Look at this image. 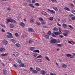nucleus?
I'll list each match as a JSON object with an SVG mask.
<instances>
[{"instance_id": "37998d69", "label": "nucleus", "mask_w": 75, "mask_h": 75, "mask_svg": "<svg viewBox=\"0 0 75 75\" xmlns=\"http://www.w3.org/2000/svg\"><path fill=\"white\" fill-rule=\"evenodd\" d=\"M51 1L52 2H55V3L56 2H57V0H51Z\"/></svg>"}, {"instance_id": "338daca9", "label": "nucleus", "mask_w": 75, "mask_h": 75, "mask_svg": "<svg viewBox=\"0 0 75 75\" xmlns=\"http://www.w3.org/2000/svg\"><path fill=\"white\" fill-rule=\"evenodd\" d=\"M30 69L31 71H32L33 70V68L32 67H30Z\"/></svg>"}, {"instance_id": "f8f14e48", "label": "nucleus", "mask_w": 75, "mask_h": 75, "mask_svg": "<svg viewBox=\"0 0 75 75\" xmlns=\"http://www.w3.org/2000/svg\"><path fill=\"white\" fill-rule=\"evenodd\" d=\"M20 25L22 27H24V26H25V25L24 24V23L23 22H21L20 23Z\"/></svg>"}, {"instance_id": "f257e3e1", "label": "nucleus", "mask_w": 75, "mask_h": 75, "mask_svg": "<svg viewBox=\"0 0 75 75\" xmlns=\"http://www.w3.org/2000/svg\"><path fill=\"white\" fill-rule=\"evenodd\" d=\"M7 34L8 35H6V37L8 38H13V35L11 33L8 32Z\"/></svg>"}, {"instance_id": "052dcab7", "label": "nucleus", "mask_w": 75, "mask_h": 75, "mask_svg": "<svg viewBox=\"0 0 75 75\" xmlns=\"http://www.w3.org/2000/svg\"><path fill=\"white\" fill-rule=\"evenodd\" d=\"M70 5L71 6H72L73 7H74V5L73 4H71Z\"/></svg>"}, {"instance_id": "412c9836", "label": "nucleus", "mask_w": 75, "mask_h": 75, "mask_svg": "<svg viewBox=\"0 0 75 75\" xmlns=\"http://www.w3.org/2000/svg\"><path fill=\"white\" fill-rule=\"evenodd\" d=\"M28 30L29 31H30V32H33V28H28Z\"/></svg>"}, {"instance_id": "72a5a7b5", "label": "nucleus", "mask_w": 75, "mask_h": 75, "mask_svg": "<svg viewBox=\"0 0 75 75\" xmlns=\"http://www.w3.org/2000/svg\"><path fill=\"white\" fill-rule=\"evenodd\" d=\"M63 35H64V36H65V37H66V36H68V33H64L63 34Z\"/></svg>"}, {"instance_id": "603ef678", "label": "nucleus", "mask_w": 75, "mask_h": 75, "mask_svg": "<svg viewBox=\"0 0 75 75\" xmlns=\"http://www.w3.org/2000/svg\"><path fill=\"white\" fill-rule=\"evenodd\" d=\"M56 45L59 46V47H61V44H56Z\"/></svg>"}, {"instance_id": "1a4fd4ad", "label": "nucleus", "mask_w": 75, "mask_h": 75, "mask_svg": "<svg viewBox=\"0 0 75 75\" xmlns=\"http://www.w3.org/2000/svg\"><path fill=\"white\" fill-rule=\"evenodd\" d=\"M16 61L18 63V64H21V61L19 59H16Z\"/></svg>"}, {"instance_id": "c03bdc74", "label": "nucleus", "mask_w": 75, "mask_h": 75, "mask_svg": "<svg viewBox=\"0 0 75 75\" xmlns=\"http://www.w3.org/2000/svg\"><path fill=\"white\" fill-rule=\"evenodd\" d=\"M52 37H53L54 38L56 37V36L54 35V33H52Z\"/></svg>"}, {"instance_id": "ea45409f", "label": "nucleus", "mask_w": 75, "mask_h": 75, "mask_svg": "<svg viewBox=\"0 0 75 75\" xmlns=\"http://www.w3.org/2000/svg\"><path fill=\"white\" fill-rule=\"evenodd\" d=\"M1 25L2 27H3L4 28L6 27V26H5V25H3V24H1Z\"/></svg>"}, {"instance_id": "a211bd4d", "label": "nucleus", "mask_w": 75, "mask_h": 75, "mask_svg": "<svg viewBox=\"0 0 75 75\" xmlns=\"http://www.w3.org/2000/svg\"><path fill=\"white\" fill-rule=\"evenodd\" d=\"M62 26L64 28H65L66 27H67V25H66L65 23H63L62 24Z\"/></svg>"}, {"instance_id": "4468645a", "label": "nucleus", "mask_w": 75, "mask_h": 75, "mask_svg": "<svg viewBox=\"0 0 75 75\" xmlns=\"http://www.w3.org/2000/svg\"><path fill=\"white\" fill-rule=\"evenodd\" d=\"M30 49L31 51H33L35 50V47H30Z\"/></svg>"}, {"instance_id": "dca6fc26", "label": "nucleus", "mask_w": 75, "mask_h": 75, "mask_svg": "<svg viewBox=\"0 0 75 75\" xmlns=\"http://www.w3.org/2000/svg\"><path fill=\"white\" fill-rule=\"evenodd\" d=\"M64 9L66 10H67V11H70V9L67 7H65L64 8Z\"/></svg>"}, {"instance_id": "7ed1b4c3", "label": "nucleus", "mask_w": 75, "mask_h": 75, "mask_svg": "<svg viewBox=\"0 0 75 75\" xmlns=\"http://www.w3.org/2000/svg\"><path fill=\"white\" fill-rule=\"evenodd\" d=\"M47 10H48V11H50L52 14H55V12L54 10H51L50 9H47Z\"/></svg>"}, {"instance_id": "e433bc0d", "label": "nucleus", "mask_w": 75, "mask_h": 75, "mask_svg": "<svg viewBox=\"0 0 75 75\" xmlns=\"http://www.w3.org/2000/svg\"><path fill=\"white\" fill-rule=\"evenodd\" d=\"M28 42L29 44H31V43H33V41L30 40Z\"/></svg>"}, {"instance_id": "2f4dec72", "label": "nucleus", "mask_w": 75, "mask_h": 75, "mask_svg": "<svg viewBox=\"0 0 75 75\" xmlns=\"http://www.w3.org/2000/svg\"><path fill=\"white\" fill-rule=\"evenodd\" d=\"M11 41L12 42H13V43H15V42H16V40L14 39H11Z\"/></svg>"}, {"instance_id": "b1692460", "label": "nucleus", "mask_w": 75, "mask_h": 75, "mask_svg": "<svg viewBox=\"0 0 75 75\" xmlns=\"http://www.w3.org/2000/svg\"><path fill=\"white\" fill-rule=\"evenodd\" d=\"M1 55L2 56H7V55H8V54H7V53H5V54L2 53V54H1Z\"/></svg>"}, {"instance_id": "13d9d810", "label": "nucleus", "mask_w": 75, "mask_h": 75, "mask_svg": "<svg viewBox=\"0 0 75 75\" xmlns=\"http://www.w3.org/2000/svg\"><path fill=\"white\" fill-rule=\"evenodd\" d=\"M59 37H60V38H63L64 37V36H63V35H59Z\"/></svg>"}, {"instance_id": "4c0bfd02", "label": "nucleus", "mask_w": 75, "mask_h": 75, "mask_svg": "<svg viewBox=\"0 0 75 75\" xmlns=\"http://www.w3.org/2000/svg\"><path fill=\"white\" fill-rule=\"evenodd\" d=\"M68 27H69L70 28H71V29H73L74 28L71 25H68Z\"/></svg>"}, {"instance_id": "c756f323", "label": "nucleus", "mask_w": 75, "mask_h": 75, "mask_svg": "<svg viewBox=\"0 0 75 75\" xmlns=\"http://www.w3.org/2000/svg\"><path fill=\"white\" fill-rule=\"evenodd\" d=\"M38 59V62H42V60L41 59Z\"/></svg>"}, {"instance_id": "0eeeda50", "label": "nucleus", "mask_w": 75, "mask_h": 75, "mask_svg": "<svg viewBox=\"0 0 75 75\" xmlns=\"http://www.w3.org/2000/svg\"><path fill=\"white\" fill-rule=\"evenodd\" d=\"M13 54L15 57H17L18 55V53L17 52H14L13 53Z\"/></svg>"}, {"instance_id": "7c9ffc66", "label": "nucleus", "mask_w": 75, "mask_h": 75, "mask_svg": "<svg viewBox=\"0 0 75 75\" xmlns=\"http://www.w3.org/2000/svg\"><path fill=\"white\" fill-rule=\"evenodd\" d=\"M35 5L36 6H37V7H38L40 6V4L38 3H36L35 4Z\"/></svg>"}, {"instance_id": "3c124183", "label": "nucleus", "mask_w": 75, "mask_h": 75, "mask_svg": "<svg viewBox=\"0 0 75 75\" xmlns=\"http://www.w3.org/2000/svg\"><path fill=\"white\" fill-rule=\"evenodd\" d=\"M10 27L11 28H13V27H14V25H13L10 24Z\"/></svg>"}, {"instance_id": "58836bf2", "label": "nucleus", "mask_w": 75, "mask_h": 75, "mask_svg": "<svg viewBox=\"0 0 75 75\" xmlns=\"http://www.w3.org/2000/svg\"><path fill=\"white\" fill-rule=\"evenodd\" d=\"M53 29L54 30V31H57V30H58V28H53Z\"/></svg>"}, {"instance_id": "f3484780", "label": "nucleus", "mask_w": 75, "mask_h": 75, "mask_svg": "<svg viewBox=\"0 0 75 75\" xmlns=\"http://www.w3.org/2000/svg\"><path fill=\"white\" fill-rule=\"evenodd\" d=\"M53 9L54 10L56 11H57L58 10V8L57 7H54L53 8Z\"/></svg>"}, {"instance_id": "bb28decb", "label": "nucleus", "mask_w": 75, "mask_h": 75, "mask_svg": "<svg viewBox=\"0 0 75 75\" xmlns=\"http://www.w3.org/2000/svg\"><path fill=\"white\" fill-rule=\"evenodd\" d=\"M62 66L63 68H67V64H63L62 65Z\"/></svg>"}, {"instance_id": "bf43d9fd", "label": "nucleus", "mask_w": 75, "mask_h": 75, "mask_svg": "<svg viewBox=\"0 0 75 75\" xmlns=\"http://www.w3.org/2000/svg\"><path fill=\"white\" fill-rule=\"evenodd\" d=\"M59 30L60 32V33H62V32H61V29L60 28H59Z\"/></svg>"}, {"instance_id": "79ce46f5", "label": "nucleus", "mask_w": 75, "mask_h": 75, "mask_svg": "<svg viewBox=\"0 0 75 75\" xmlns=\"http://www.w3.org/2000/svg\"><path fill=\"white\" fill-rule=\"evenodd\" d=\"M49 19L50 20H51V21H52V20H53V17H50L49 18Z\"/></svg>"}, {"instance_id": "a18cd8bd", "label": "nucleus", "mask_w": 75, "mask_h": 75, "mask_svg": "<svg viewBox=\"0 0 75 75\" xmlns=\"http://www.w3.org/2000/svg\"><path fill=\"white\" fill-rule=\"evenodd\" d=\"M52 37H53L54 38L56 37V36L54 35V33H52Z\"/></svg>"}, {"instance_id": "49530a36", "label": "nucleus", "mask_w": 75, "mask_h": 75, "mask_svg": "<svg viewBox=\"0 0 75 75\" xmlns=\"http://www.w3.org/2000/svg\"><path fill=\"white\" fill-rule=\"evenodd\" d=\"M41 57H42V56H41V55H40L38 56L37 57V58H41Z\"/></svg>"}, {"instance_id": "cd10ccee", "label": "nucleus", "mask_w": 75, "mask_h": 75, "mask_svg": "<svg viewBox=\"0 0 75 75\" xmlns=\"http://www.w3.org/2000/svg\"><path fill=\"white\" fill-rule=\"evenodd\" d=\"M56 40V43L57 42V43H59L60 42V41H59V40H56Z\"/></svg>"}, {"instance_id": "9b49d317", "label": "nucleus", "mask_w": 75, "mask_h": 75, "mask_svg": "<svg viewBox=\"0 0 75 75\" xmlns=\"http://www.w3.org/2000/svg\"><path fill=\"white\" fill-rule=\"evenodd\" d=\"M41 14L42 15H43V16H45V15L47 14V13L45 12L42 11L41 12Z\"/></svg>"}, {"instance_id": "09e8293b", "label": "nucleus", "mask_w": 75, "mask_h": 75, "mask_svg": "<svg viewBox=\"0 0 75 75\" xmlns=\"http://www.w3.org/2000/svg\"><path fill=\"white\" fill-rule=\"evenodd\" d=\"M57 25H58V26H59V27H61V25L60 24H59V23L58 22H57Z\"/></svg>"}, {"instance_id": "4d7b16f0", "label": "nucleus", "mask_w": 75, "mask_h": 75, "mask_svg": "<svg viewBox=\"0 0 75 75\" xmlns=\"http://www.w3.org/2000/svg\"><path fill=\"white\" fill-rule=\"evenodd\" d=\"M3 71L4 72V74H6V73L7 72V70H4Z\"/></svg>"}, {"instance_id": "6e6552de", "label": "nucleus", "mask_w": 75, "mask_h": 75, "mask_svg": "<svg viewBox=\"0 0 75 75\" xmlns=\"http://www.w3.org/2000/svg\"><path fill=\"white\" fill-rule=\"evenodd\" d=\"M40 73L42 75H45L46 74V71H45L42 70L40 71Z\"/></svg>"}, {"instance_id": "f704fd0d", "label": "nucleus", "mask_w": 75, "mask_h": 75, "mask_svg": "<svg viewBox=\"0 0 75 75\" xmlns=\"http://www.w3.org/2000/svg\"><path fill=\"white\" fill-rule=\"evenodd\" d=\"M39 20L41 21H43V19L41 18H39Z\"/></svg>"}, {"instance_id": "20e7f679", "label": "nucleus", "mask_w": 75, "mask_h": 75, "mask_svg": "<svg viewBox=\"0 0 75 75\" xmlns=\"http://www.w3.org/2000/svg\"><path fill=\"white\" fill-rule=\"evenodd\" d=\"M6 23L7 24H8V23L9 22H11V23H12V19L10 18V19H6Z\"/></svg>"}, {"instance_id": "6ab92c4d", "label": "nucleus", "mask_w": 75, "mask_h": 75, "mask_svg": "<svg viewBox=\"0 0 75 75\" xmlns=\"http://www.w3.org/2000/svg\"><path fill=\"white\" fill-rule=\"evenodd\" d=\"M38 72V71H37L35 70H32V73H33V74H37Z\"/></svg>"}, {"instance_id": "de8ad7c7", "label": "nucleus", "mask_w": 75, "mask_h": 75, "mask_svg": "<svg viewBox=\"0 0 75 75\" xmlns=\"http://www.w3.org/2000/svg\"><path fill=\"white\" fill-rule=\"evenodd\" d=\"M21 67H24V64L23 63H21Z\"/></svg>"}, {"instance_id": "c85d7f7f", "label": "nucleus", "mask_w": 75, "mask_h": 75, "mask_svg": "<svg viewBox=\"0 0 75 75\" xmlns=\"http://www.w3.org/2000/svg\"><path fill=\"white\" fill-rule=\"evenodd\" d=\"M45 58H46V59L48 61H50V59H49V58H48V57L47 56H45Z\"/></svg>"}, {"instance_id": "f03ea898", "label": "nucleus", "mask_w": 75, "mask_h": 75, "mask_svg": "<svg viewBox=\"0 0 75 75\" xmlns=\"http://www.w3.org/2000/svg\"><path fill=\"white\" fill-rule=\"evenodd\" d=\"M66 56L67 57H70V58H74V57H75L74 55H71L70 54H66Z\"/></svg>"}, {"instance_id": "0e129e2a", "label": "nucleus", "mask_w": 75, "mask_h": 75, "mask_svg": "<svg viewBox=\"0 0 75 75\" xmlns=\"http://www.w3.org/2000/svg\"><path fill=\"white\" fill-rule=\"evenodd\" d=\"M38 25H40V23H38V22H37L36 23Z\"/></svg>"}, {"instance_id": "393cba45", "label": "nucleus", "mask_w": 75, "mask_h": 75, "mask_svg": "<svg viewBox=\"0 0 75 75\" xmlns=\"http://www.w3.org/2000/svg\"><path fill=\"white\" fill-rule=\"evenodd\" d=\"M14 35L16 37H19V35L17 33H14Z\"/></svg>"}, {"instance_id": "4be33fe9", "label": "nucleus", "mask_w": 75, "mask_h": 75, "mask_svg": "<svg viewBox=\"0 0 75 75\" xmlns=\"http://www.w3.org/2000/svg\"><path fill=\"white\" fill-rule=\"evenodd\" d=\"M68 42L69 44H71L72 45H74V43L71 41H69V40H68Z\"/></svg>"}, {"instance_id": "774afa93", "label": "nucleus", "mask_w": 75, "mask_h": 75, "mask_svg": "<svg viewBox=\"0 0 75 75\" xmlns=\"http://www.w3.org/2000/svg\"><path fill=\"white\" fill-rule=\"evenodd\" d=\"M26 66V64H23V67H25Z\"/></svg>"}, {"instance_id": "ddd939ff", "label": "nucleus", "mask_w": 75, "mask_h": 75, "mask_svg": "<svg viewBox=\"0 0 75 75\" xmlns=\"http://www.w3.org/2000/svg\"><path fill=\"white\" fill-rule=\"evenodd\" d=\"M5 50V48L2 47L1 48V49H0V51H1V52H3V51H4Z\"/></svg>"}, {"instance_id": "6e6d98bb", "label": "nucleus", "mask_w": 75, "mask_h": 75, "mask_svg": "<svg viewBox=\"0 0 75 75\" xmlns=\"http://www.w3.org/2000/svg\"><path fill=\"white\" fill-rule=\"evenodd\" d=\"M50 75H56V74H53L52 73H50Z\"/></svg>"}, {"instance_id": "c9c22d12", "label": "nucleus", "mask_w": 75, "mask_h": 75, "mask_svg": "<svg viewBox=\"0 0 75 75\" xmlns=\"http://www.w3.org/2000/svg\"><path fill=\"white\" fill-rule=\"evenodd\" d=\"M45 37L47 39H49V35H46L45 36Z\"/></svg>"}, {"instance_id": "a878e982", "label": "nucleus", "mask_w": 75, "mask_h": 75, "mask_svg": "<svg viewBox=\"0 0 75 75\" xmlns=\"http://www.w3.org/2000/svg\"><path fill=\"white\" fill-rule=\"evenodd\" d=\"M36 71H40L41 70V69L38 67H36Z\"/></svg>"}, {"instance_id": "aec40b11", "label": "nucleus", "mask_w": 75, "mask_h": 75, "mask_svg": "<svg viewBox=\"0 0 75 75\" xmlns=\"http://www.w3.org/2000/svg\"><path fill=\"white\" fill-rule=\"evenodd\" d=\"M15 45L16 46V47H20L21 46V45H20V44L18 43L16 44Z\"/></svg>"}, {"instance_id": "5701e85b", "label": "nucleus", "mask_w": 75, "mask_h": 75, "mask_svg": "<svg viewBox=\"0 0 75 75\" xmlns=\"http://www.w3.org/2000/svg\"><path fill=\"white\" fill-rule=\"evenodd\" d=\"M29 6L30 7H33V8H34V5L33 4H29Z\"/></svg>"}, {"instance_id": "5fc2aeb1", "label": "nucleus", "mask_w": 75, "mask_h": 75, "mask_svg": "<svg viewBox=\"0 0 75 75\" xmlns=\"http://www.w3.org/2000/svg\"><path fill=\"white\" fill-rule=\"evenodd\" d=\"M13 22L14 23H16V21H15L14 20L12 19V22Z\"/></svg>"}, {"instance_id": "e2e57ef3", "label": "nucleus", "mask_w": 75, "mask_h": 75, "mask_svg": "<svg viewBox=\"0 0 75 75\" xmlns=\"http://www.w3.org/2000/svg\"><path fill=\"white\" fill-rule=\"evenodd\" d=\"M66 32V34H68V33H69V31L67 30H65Z\"/></svg>"}, {"instance_id": "2eb2a0df", "label": "nucleus", "mask_w": 75, "mask_h": 75, "mask_svg": "<svg viewBox=\"0 0 75 75\" xmlns=\"http://www.w3.org/2000/svg\"><path fill=\"white\" fill-rule=\"evenodd\" d=\"M33 52H38V53H40V51L38 50H34Z\"/></svg>"}, {"instance_id": "423d86ee", "label": "nucleus", "mask_w": 75, "mask_h": 75, "mask_svg": "<svg viewBox=\"0 0 75 75\" xmlns=\"http://www.w3.org/2000/svg\"><path fill=\"white\" fill-rule=\"evenodd\" d=\"M50 42L52 44L56 43V40H55V39L52 38L50 40Z\"/></svg>"}, {"instance_id": "8fccbe9b", "label": "nucleus", "mask_w": 75, "mask_h": 75, "mask_svg": "<svg viewBox=\"0 0 75 75\" xmlns=\"http://www.w3.org/2000/svg\"><path fill=\"white\" fill-rule=\"evenodd\" d=\"M71 19L72 20H75V16L72 17Z\"/></svg>"}, {"instance_id": "473e14b6", "label": "nucleus", "mask_w": 75, "mask_h": 75, "mask_svg": "<svg viewBox=\"0 0 75 75\" xmlns=\"http://www.w3.org/2000/svg\"><path fill=\"white\" fill-rule=\"evenodd\" d=\"M30 22L32 23H34V20H33V19H30Z\"/></svg>"}, {"instance_id": "39448f33", "label": "nucleus", "mask_w": 75, "mask_h": 75, "mask_svg": "<svg viewBox=\"0 0 75 75\" xmlns=\"http://www.w3.org/2000/svg\"><path fill=\"white\" fill-rule=\"evenodd\" d=\"M4 45H7L8 42L6 40H4L2 41Z\"/></svg>"}, {"instance_id": "69168bd1", "label": "nucleus", "mask_w": 75, "mask_h": 75, "mask_svg": "<svg viewBox=\"0 0 75 75\" xmlns=\"http://www.w3.org/2000/svg\"><path fill=\"white\" fill-rule=\"evenodd\" d=\"M42 24H45V21H43L42 23Z\"/></svg>"}, {"instance_id": "680f3d73", "label": "nucleus", "mask_w": 75, "mask_h": 75, "mask_svg": "<svg viewBox=\"0 0 75 75\" xmlns=\"http://www.w3.org/2000/svg\"><path fill=\"white\" fill-rule=\"evenodd\" d=\"M66 21H65V19H63L62 20V22L63 23H65Z\"/></svg>"}, {"instance_id": "9d476101", "label": "nucleus", "mask_w": 75, "mask_h": 75, "mask_svg": "<svg viewBox=\"0 0 75 75\" xmlns=\"http://www.w3.org/2000/svg\"><path fill=\"white\" fill-rule=\"evenodd\" d=\"M53 33L55 35H58L61 34V33L59 32H54Z\"/></svg>"}, {"instance_id": "a19ab883", "label": "nucleus", "mask_w": 75, "mask_h": 75, "mask_svg": "<svg viewBox=\"0 0 75 75\" xmlns=\"http://www.w3.org/2000/svg\"><path fill=\"white\" fill-rule=\"evenodd\" d=\"M71 12L72 13H73V14H75V11L74 10H72Z\"/></svg>"}, {"instance_id": "864d4df0", "label": "nucleus", "mask_w": 75, "mask_h": 75, "mask_svg": "<svg viewBox=\"0 0 75 75\" xmlns=\"http://www.w3.org/2000/svg\"><path fill=\"white\" fill-rule=\"evenodd\" d=\"M51 31H49L48 33V35H51Z\"/></svg>"}]
</instances>
